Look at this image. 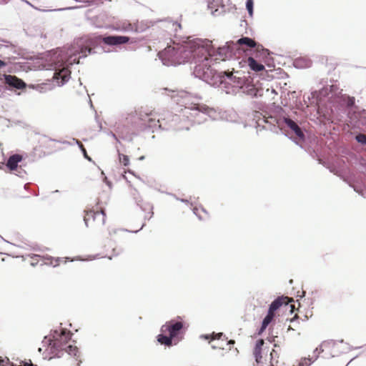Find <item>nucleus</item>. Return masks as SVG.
I'll use <instances>...</instances> for the list:
<instances>
[{"label":"nucleus","instance_id":"nucleus-1","mask_svg":"<svg viewBox=\"0 0 366 366\" xmlns=\"http://www.w3.org/2000/svg\"><path fill=\"white\" fill-rule=\"evenodd\" d=\"M238 49L244 52H249L252 55L247 59V64L249 68L254 71H261L264 66L258 61H262L269 55V50L264 49L262 45L257 44L254 39L249 37H242L238 39L235 44Z\"/></svg>","mask_w":366,"mask_h":366},{"label":"nucleus","instance_id":"nucleus-2","mask_svg":"<svg viewBox=\"0 0 366 366\" xmlns=\"http://www.w3.org/2000/svg\"><path fill=\"white\" fill-rule=\"evenodd\" d=\"M191 45L186 42L184 44H174L173 46H168L159 53V56L167 66L189 61V49L192 48Z\"/></svg>","mask_w":366,"mask_h":366},{"label":"nucleus","instance_id":"nucleus-3","mask_svg":"<svg viewBox=\"0 0 366 366\" xmlns=\"http://www.w3.org/2000/svg\"><path fill=\"white\" fill-rule=\"evenodd\" d=\"M192 44V48L189 49V61H194L195 64L208 61L217 51L219 54L224 49L218 48L217 51L212 45V41L208 39H197L187 41Z\"/></svg>","mask_w":366,"mask_h":366},{"label":"nucleus","instance_id":"nucleus-4","mask_svg":"<svg viewBox=\"0 0 366 366\" xmlns=\"http://www.w3.org/2000/svg\"><path fill=\"white\" fill-rule=\"evenodd\" d=\"M184 323L182 321L172 320L167 322L161 327V334L157 336L158 342L166 346H171L174 342L177 344L182 340L183 334Z\"/></svg>","mask_w":366,"mask_h":366},{"label":"nucleus","instance_id":"nucleus-5","mask_svg":"<svg viewBox=\"0 0 366 366\" xmlns=\"http://www.w3.org/2000/svg\"><path fill=\"white\" fill-rule=\"evenodd\" d=\"M293 300L292 298H289L288 297H279L276 300H274L269 306L268 313L266 317L264 318L261 328L259 331V334L262 333L267 326L272 322L274 317H275L276 312L282 306L287 307L290 302H292Z\"/></svg>","mask_w":366,"mask_h":366},{"label":"nucleus","instance_id":"nucleus-6","mask_svg":"<svg viewBox=\"0 0 366 366\" xmlns=\"http://www.w3.org/2000/svg\"><path fill=\"white\" fill-rule=\"evenodd\" d=\"M106 214L102 209L97 211L85 210L84 221L87 227L99 228L104 224Z\"/></svg>","mask_w":366,"mask_h":366},{"label":"nucleus","instance_id":"nucleus-7","mask_svg":"<svg viewBox=\"0 0 366 366\" xmlns=\"http://www.w3.org/2000/svg\"><path fill=\"white\" fill-rule=\"evenodd\" d=\"M264 341L259 339L256 341L253 348V355L255 358L257 366H262L267 358L268 348L264 347Z\"/></svg>","mask_w":366,"mask_h":366},{"label":"nucleus","instance_id":"nucleus-8","mask_svg":"<svg viewBox=\"0 0 366 366\" xmlns=\"http://www.w3.org/2000/svg\"><path fill=\"white\" fill-rule=\"evenodd\" d=\"M340 345L334 340L324 341L320 346V350L322 352L325 353V355L336 357L342 353L339 348Z\"/></svg>","mask_w":366,"mask_h":366},{"label":"nucleus","instance_id":"nucleus-9","mask_svg":"<svg viewBox=\"0 0 366 366\" xmlns=\"http://www.w3.org/2000/svg\"><path fill=\"white\" fill-rule=\"evenodd\" d=\"M114 29L118 31L132 32H139L142 31V28L139 25V21L130 22L128 20H124L117 22L114 26Z\"/></svg>","mask_w":366,"mask_h":366},{"label":"nucleus","instance_id":"nucleus-10","mask_svg":"<svg viewBox=\"0 0 366 366\" xmlns=\"http://www.w3.org/2000/svg\"><path fill=\"white\" fill-rule=\"evenodd\" d=\"M97 39L102 40L105 44L109 46H117L127 44L129 41V37L125 36H109L105 37L99 36Z\"/></svg>","mask_w":366,"mask_h":366},{"label":"nucleus","instance_id":"nucleus-11","mask_svg":"<svg viewBox=\"0 0 366 366\" xmlns=\"http://www.w3.org/2000/svg\"><path fill=\"white\" fill-rule=\"evenodd\" d=\"M54 340H49V345H51V347L57 350H66L64 347V344L70 340L71 336L69 332L62 331L61 334L58 335V337L54 336Z\"/></svg>","mask_w":366,"mask_h":366},{"label":"nucleus","instance_id":"nucleus-12","mask_svg":"<svg viewBox=\"0 0 366 366\" xmlns=\"http://www.w3.org/2000/svg\"><path fill=\"white\" fill-rule=\"evenodd\" d=\"M70 74V70L68 68L64 67L54 72V78L57 81L61 80L59 83L62 85L69 79Z\"/></svg>","mask_w":366,"mask_h":366},{"label":"nucleus","instance_id":"nucleus-13","mask_svg":"<svg viewBox=\"0 0 366 366\" xmlns=\"http://www.w3.org/2000/svg\"><path fill=\"white\" fill-rule=\"evenodd\" d=\"M23 157L21 155L16 154L11 155L6 163V167L11 172H16L18 169V164L21 162Z\"/></svg>","mask_w":366,"mask_h":366},{"label":"nucleus","instance_id":"nucleus-14","mask_svg":"<svg viewBox=\"0 0 366 366\" xmlns=\"http://www.w3.org/2000/svg\"><path fill=\"white\" fill-rule=\"evenodd\" d=\"M284 122L287 124V126L289 128H290L298 137H300V139H304L305 135L302 131L293 120H292L290 118H285Z\"/></svg>","mask_w":366,"mask_h":366},{"label":"nucleus","instance_id":"nucleus-15","mask_svg":"<svg viewBox=\"0 0 366 366\" xmlns=\"http://www.w3.org/2000/svg\"><path fill=\"white\" fill-rule=\"evenodd\" d=\"M5 79H6V82L9 85L12 86L16 89H22L25 86L24 82L22 80L18 79L15 76L7 75V76H6Z\"/></svg>","mask_w":366,"mask_h":366},{"label":"nucleus","instance_id":"nucleus-16","mask_svg":"<svg viewBox=\"0 0 366 366\" xmlns=\"http://www.w3.org/2000/svg\"><path fill=\"white\" fill-rule=\"evenodd\" d=\"M0 366H37L31 362V360L29 361H19V364L11 362L8 358L0 359Z\"/></svg>","mask_w":366,"mask_h":366},{"label":"nucleus","instance_id":"nucleus-17","mask_svg":"<svg viewBox=\"0 0 366 366\" xmlns=\"http://www.w3.org/2000/svg\"><path fill=\"white\" fill-rule=\"evenodd\" d=\"M280 353L277 350L273 349L270 352V365L271 366H280L279 360Z\"/></svg>","mask_w":366,"mask_h":366},{"label":"nucleus","instance_id":"nucleus-18","mask_svg":"<svg viewBox=\"0 0 366 366\" xmlns=\"http://www.w3.org/2000/svg\"><path fill=\"white\" fill-rule=\"evenodd\" d=\"M61 262H64V260L60 258H54L52 257H44V264L54 267L59 266ZM64 262H66V261H64Z\"/></svg>","mask_w":366,"mask_h":366},{"label":"nucleus","instance_id":"nucleus-19","mask_svg":"<svg viewBox=\"0 0 366 366\" xmlns=\"http://www.w3.org/2000/svg\"><path fill=\"white\" fill-rule=\"evenodd\" d=\"M224 336L223 333H214L213 332L212 335H203L202 337H204L206 340H220Z\"/></svg>","mask_w":366,"mask_h":366},{"label":"nucleus","instance_id":"nucleus-20","mask_svg":"<svg viewBox=\"0 0 366 366\" xmlns=\"http://www.w3.org/2000/svg\"><path fill=\"white\" fill-rule=\"evenodd\" d=\"M315 362V360L310 358H302L300 361L298 362L297 365L294 366H310L312 362Z\"/></svg>","mask_w":366,"mask_h":366},{"label":"nucleus","instance_id":"nucleus-21","mask_svg":"<svg viewBox=\"0 0 366 366\" xmlns=\"http://www.w3.org/2000/svg\"><path fill=\"white\" fill-rule=\"evenodd\" d=\"M119 162L125 167L128 166L129 164V158L127 155H125L123 154H119Z\"/></svg>","mask_w":366,"mask_h":366},{"label":"nucleus","instance_id":"nucleus-22","mask_svg":"<svg viewBox=\"0 0 366 366\" xmlns=\"http://www.w3.org/2000/svg\"><path fill=\"white\" fill-rule=\"evenodd\" d=\"M76 143L77 144V145L79 146V147L80 148L81 151L82 152L85 158H86L87 159L89 160H91L90 157L88 156L87 154V152H86V150L85 149V147H84V145L82 144V143L78 140V139H76Z\"/></svg>","mask_w":366,"mask_h":366},{"label":"nucleus","instance_id":"nucleus-23","mask_svg":"<svg viewBox=\"0 0 366 366\" xmlns=\"http://www.w3.org/2000/svg\"><path fill=\"white\" fill-rule=\"evenodd\" d=\"M356 140L361 144H366V135L364 134H359L355 137Z\"/></svg>","mask_w":366,"mask_h":366},{"label":"nucleus","instance_id":"nucleus-24","mask_svg":"<svg viewBox=\"0 0 366 366\" xmlns=\"http://www.w3.org/2000/svg\"><path fill=\"white\" fill-rule=\"evenodd\" d=\"M246 6L249 15L252 16L253 13V0H247Z\"/></svg>","mask_w":366,"mask_h":366},{"label":"nucleus","instance_id":"nucleus-25","mask_svg":"<svg viewBox=\"0 0 366 366\" xmlns=\"http://www.w3.org/2000/svg\"><path fill=\"white\" fill-rule=\"evenodd\" d=\"M257 90L256 89L253 88V89H250L249 94H252L254 96H256L257 95Z\"/></svg>","mask_w":366,"mask_h":366},{"label":"nucleus","instance_id":"nucleus-26","mask_svg":"<svg viewBox=\"0 0 366 366\" xmlns=\"http://www.w3.org/2000/svg\"><path fill=\"white\" fill-rule=\"evenodd\" d=\"M6 65V63L1 60H0V68L2 66H4Z\"/></svg>","mask_w":366,"mask_h":366},{"label":"nucleus","instance_id":"nucleus-27","mask_svg":"<svg viewBox=\"0 0 366 366\" xmlns=\"http://www.w3.org/2000/svg\"><path fill=\"white\" fill-rule=\"evenodd\" d=\"M234 340H229L228 342V344H234Z\"/></svg>","mask_w":366,"mask_h":366},{"label":"nucleus","instance_id":"nucleus-28","mask_svg":"<svg viewBox=\"0 0 366 366\" xmlns=\"http://www.w3.org/2000/svg\"><path fill=\"white\" fill-rule=\"evenodd\" d=\"M290 307V308H291V310H291V311H292V309H293L294 306H293L292 305H291Z\"/></svg>","mask_w":366,"mask_h":366}]
</instances>
